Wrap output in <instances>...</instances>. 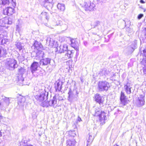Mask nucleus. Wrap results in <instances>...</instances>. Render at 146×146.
Segmentation results:
<instances>
[{
	"instance_id": "19",
	"label": "nucleus",
	"mask_w": 146,
	"mask_h": 146,
	"mask_svg": "<svg viewBox=\"0 0 146 146\" xmlns=\"http://www.w3.org/2000/svg\"><path fill=\"white\" fill-rule=\"evenodd\" d=\"M9 21V19H7L3 18L1 19L0 20V24L1 25L2 27H3L5 26V25L7 24Z\"/></svg>"
},
{
	"instance_id": "24",
	"label": "nucleus",
	"mask_w": 146,
	"mask_h": 146,
	"mask_svg": "<svg viewBox=\"0 0 146 146\" xmlns=\"http://www.w3.org/2000/svg\"><path fill=\"white\" fill-rule=\"evenodd\" d=\"M2 100L6 104V105L8 106L9 104L10 103V99H11V98H7L5 96H3Z\"/></svg>"
},
{
	"instance_id": "3",
	"label": "nucleus",
	"mask_w": 146,
	"mask_h": 146,
	"mask_svg": "<svg viewBox=\"0 0 146 146\" xmlns=\"http://www.w3.org/2000/svg\"><path fill=\"white\" fill-rule=\"evenodd\" d=\"M110 87L109 83L105 81H99L98 83V88L99 91H107Z\"/></svg>"
},
{
	"instance_id": "46",
	"label": "nucleus",
	"mask_w": 146,
	"mask_h": 146,
	"mask_svg": "<svg viewBox=\"0 0 146 146\" xmlns=\"http://www.w3.org/2000/svg\"><path fill=\"white\" fill-rule=\"evenodd\" d=\"M25 146H33L32 145H26Z\"/></svg>"
},
{
	"instance_id": "8",
	"label": "nucleus",
	"mask_w": 146,
	"mask_h": 146,
	"mask_svg": "<svg viewBox=\"0 0 146 146\" xmlns=\"http://www.w3.org/2000/svg\"><path fill=\"white\" fill-rule=\"evenodd\" d=\"M145 95L144 94L140 95L138 98L137 101V106L140 107L145 104Z\"/></svg>"
},
{
	"instance_id": "1",
	"label": "nucleus",
	"mask_w": 146,
	"mask_h": 146,
	"mask_svg": "<svg viewBox=\"0 0 146 146\" xmlns=\"http://www.w3.org/2000/svg\"><path fill=\"white\" fill-rule=\"evenodd\" d=\"M68 47L66 44H61L59 46L57 47L58 51L60 53L66 52L65 55V59L67 60L73 56V50H67Z\"/></svg>"
},
{
	"instance_id": "12",
	"label": "nucleus",
	"mask_w": 146,
	"mask_h": 146,
	"mask_svg": "<svg viewBox=\"0 0 146 146\" xmlns=\"http://www.w3.org/2000/svg\"><path fill=\"white\" fill-rule=\"evenodd\" d=\"M50 59L48 58H43L40 61V65L42 66L47 65L50 64Z\"/></svg>"
},
{
	"instance_id": "15",
	"label": "nucleus",
	"mask_w": 146,
	"mask_h": 146,
	"mask_svg": "<svg viewBox=\"0 0 146 146\" xmlns=\"http://www.w3.org/2000/svg\"><path fill=\"white\" fill-rule=\"evenodd\" d=\"M7 54V49L0 46V57H4Z\"/></svg>"
},
{
	"instance_id": "43",
	"label": "nucleus",
	"mask_w": 146,
	"mask_h": 146,
	"mask_svg": "<svg viewBox=\"0 0 146 146\" xmlns=\"http://www.w3.org/2000/svg\"><path fill=\"white\" fill-rule=\"evenodd\" d=\"M3 30V28L2 27L1 25L0 24V32Z\"/></svg>"
},
{
	"instance_id": "49",
	"label": "nucleus",
	"mask_w": 146,
	"mask_h": 146,
	"mask_svg": "<svg viewBox=\"0 0 146 146\" xmlns=\"http://www.w3.org/2000/svg\"><path fill=\"white\" fill-rule=\"evenodd\" d=\"M145 35H146V28L145 29Z\"/></svg>"
},
{
	"instance_id": "50",
	"label": "nucleus",
	"mask_w": 146,
	"mask_h": 146,
	"mask_svg": "<svg viewBox=\"0 0 146 146\" xmlns=\"http://www.w3.org/2000/svg\"><path fill=\"white\" fill-rule=\"evenodd\" d=\"M1 118V116L0 114V119Z\"/></svg>"
},
{
	"instance_id": "10",
	"label": "nucleus",
	"mask_w": 146,
	"mask_h": 146,
	"mask_svg": "<svg viewBox=\"0 0 146 146\" xmlns=\"http://www.w3.org/2000/svg\"><path fill=\"white\" fill-rule=\"evenodd\" d=\"M120 100L121 103L123 105L125 106L128 103V101L125 96L124 94L122 92H121Z\"/></svg>"
},
{
	"instance_id": "2",
	"label": "nucleus",
	"mask_w": 146,
	"mask_h": 146,
	"mask_svg": "<svg viewBox=\"0 0 146 146\" xmlns=\"http://www.w3.org/2000/svg\"><path fill=\"white\" fill-rule=\"evenodd\" d=\"M95 113L93 114L95 116H98L99 117L100 124L103 125L105 123V121L107 119L106 113L103 111H100V110L95 109Z\"/></svg>"
},
{
	"instance_id": "11",
	"label": "nucleus",
	"mask_w": 146,
	"mask_h": 146,
	"mask_svg": "<svg viewBox=\"0 0 146 146\" xmlns=\"http://www.w3.org/2000/svg\"><path fill=\"white\" fill-rule=\"evenodd\" d=\"M132 88V85L130 82H127L124 86V88L126 92L128 94L131 93V88Z\"/></svg>"
},
{
	"instance_id": "48",
	"label": "nucleus",
	"mask_w": 146,
	"mask_h": 146,
	"mask_svg": "<svg viewBox=\"0 0 146 146\" xmlns=\"http://www.w3.org/2000/svg\"><path fill=\"white\" fill-rule=\"evenodd\" d=\"M145 35H146V28L145 29Z\"/></svg>"
},
{
	"instance_id": "30",
	"label": "nucleus",
	"mask_w": 146,
	"mask_h": 146,
	"mask_svg": "<svg viewBox=\"0 0 146 146\" xmlns=\"http://www.w3.org/2000/svg\"><path fill=\"white\" fill-rule=\"evenodd\" d=\"M7 9H8V15L10 16L12 15L13 13V9L11 7H8Z\"/></svg>"
},
{
	"instance_id": "4",
	"label": "nucleus",
	"mask_w": 146,
	"mask_h": 146,
	"mask_svg": "<svg viewBox=\"0 0 146 146\" xmlns=\"http://www.w3.org/2000/svg\"><path fill=\"white\" fill-rule=\"evenodd\" d=\"M82 7L86 11H91L94 10L95 5L90 0H85L84 3L81 4Z\"/></svg>"
},
{
	"instance_id": "33",
	"label": "nucleus",
	"mask_w": 146,
	"mask_h": 146,
	"mask_svg": "<svg viewBox=\"0 0 146 146\" xmlns=\"http://www.w3.org/2000/svg\"><path fill=\"white\" fill-rule=\"evenodd\" d=\"M8 41V39L3 38L1 40V43L2 44H7Z\"/></svg>"
},
{
	"instance_id": "39",
	"label": "nucleus",
	"mask_w": 146,
	"mask_h": 146,
	"mask_svg": "<svg viewBox=\"0 0 146 146\" xmlns=\"http://www.w3.org/2000/svg\"><path fill=\"white\" fill-rule=\"evenodd\" d=\"M3 34L0 35V43H1V40L3 38Z\"/></svg>"
},
{
	"instance_id": "28",
	"label": "nucleus",
	"mask_w": 146,
	"mask_h": 146,
	"mask_svg": "<svg viewBox=\"0 0 146 146\" xmlns=\"http://www.w3.org/2000/svg\"><path fill=\"white\" fill-rule=\"evenodd\" d=\"M3 5H7L9 3V0H0V3Z\"/></svg>"
},
{
	"instance_id": "20",
	"label": "nucleus",
	"mask_w": 146,
	"mask_h": 146,
	"mask_svg": "<svg viewBox=\"0 0 146 146\" xmlns=\"http://www.w3.org/2000/svg\"><path fill=\"white\" fill-rule=\"evenodd\" d=\"M75 140L74 139L67 140L66 142L67 145L70 146H75Z\"/></svg>"
},
{
	"instance_id": "5",
	"label": "nucleus",
	"mask_w": 146,
	"mask_h": 146,
	"mask_svg": "<svg viewBox=\"0 0 146 146\" xmlns=\"http://www.w3.org/2000/svg\"><path fill=\"white\" fill-rule=\"evenodd\" d=\"M78 94L77 91H76L75 93L74 91H72L71 89H70L68 93V100L70 102L77 101L78 98Z\"/></svg>"
},
{
	"instance_id": "21",
	"label": "nucleus",
	"mask_w": 146,
	"mask_h": 146,
	"mask_svg": "<svg viewBox=\"0 0 146 146\" xmlns=\"http://www.w3.org/2000/svg\"><path fill=\"white\" fill-rule=\"evenodd\" d=\"M109 72L106 68H104L103 69L100 70L99 74L101 75H103L108 74Z\"/></svg>"
},
{
	"instance_id": "38",
	"label": "nucleus",
	"mask_w": 146,
	"mask_h": 146,
	"mask_svg": "<svg viewBox=\"0 0 146 146\" xmlns=\"http://www.w3.org/2000/svg\"><path fill=\"white\" fill-rule=\"evenodd\" d=\"M142 54L145 57H146V48L144 49L143 50V53H142Z\"/></svg>"
},
{
	"instance_id": "26",
	"label": "nucleus",
	"mask_w": 146,
	"mask_h": 146,
	"mask_svg": "<svg viewBox=\"0 0 146 146\" xmlns=\"http://www.w3.org/2000/svg\"><path fill=\"white\" fill-rule=\"evenodd\" d=\"M34 46L35 48L37 50H39L40 48L42 47V45L40 43L37 41H35L34 43Z\"/></svg>"
},
{
	"instance_id": "35",
	"label": "nucleus",
	"mask_w": 146,
	"mask_h": 146,
	"mask_svg": "<svg viewBox=\"0 0 146 146\" xmlns=\"http://www.w3.org/2000/svg\"><path fill=\"white\" fill-rule=\"evenodd\" d=\"M8 9L7 8L5 9L3 11V14L5 15H8Z\"/></svg>"
},
{
	"instance_id": "9",
	"label": "nucleus",
	"mask_w": 146,
	"mask_h": 146,
	"mask_svg": "<svg viewBox=\"0 0 146 146\" xmlns=\"http://www.w3.org/2000/svg\"><path fill=\"white\" fill-rule=\"evenodd\" d=\"M95 101L100 105L103 104L104 101V98L99 94H96L95 97Z\"/></svg>"
},
{
	"instance_id": "47",
	"label": "nucleus",
	"mask_w": 146,
	"mask_h": 146,
	"mask_svg": "<svg viewBox=\"0 0 146 146\" xmlns=\"http://www.w3.org/2000/svg\"><path fill=\"white\" fill-rule=\"evenodd\" d=\"M2 135V132L0 131V137H1Z\"/></svg>"
},
{
	"instance_id": "13",
	"label": "nucleus",
	"mask_w": 146,
	"mask_h": 146,
	"mask_svg": "<svg viewBox=\"0 0 146 146\" xmlns=\"http://www.w3.org/2000/svg\"><path fill=\"white\" fill-rule=\"evenodd\" d=\"M38 64V62H34L32 64L31 67V72L33 74L37 70Z\"/></svg>"
},
{
	"instance_id": "32",
	"label": "nucleus",
	"mask_w": 146,
	"mask_h": 146,
	"mask_svg": "<svg viewBox=\"0 0 146 146\" xmlns=\"http://www.w3.org/2000/svg\"><path fill=\"white\" fill-rule=\"evenodd\" d=\"M17 48L19 50H20L22 49V46L21 45V42H18L16 44Z\"/></svg>"
},
{
	"instance_id": "36",
	"label": "nucleus",
	"mask_w": 146,
	"mask_h": 146,
	"mask_svg": "<svg viewBox=\"0 0 146 146\" xmlns=\"http://www.w3.org/2000/svg\"><path fill=\"white\" fill-rule=\"evenodd\" d=\"M51 38L50 37H47L46 40V42L48 43L49 44H50L51 42Z\"/></svg>"
},
{
	"instance_id": "41",
	"label": "nucleus",
	"mask_w": 146,
	"mask_h": 146,
	"mask_svg": "<svg viewBox=\"0 0 146 146\" xmlns=\"http://www.w3.org/2000/svg\"><path fill=\"white\" fill-rule=\"evenodd\" d=\"M74 48V49L76 50H79V48L77 46H75Z\"/></svg>"
},
{
	"instance_id": "14",
	"label": "nucleus",
	"mask_w": 146,
	"mask_h": 146,
	"mask_svg": "<svg viewBox=\"0 0 146 146\" xmlns=\"http://www.w3.org/2000/svg\"><path fill=\"white\" fill-rule=\"evenodd\" d=\"M62 82L61 81L56 82L55 84V88L56 92L60 91L62 88Z\"/></svg>"
},
{
	"instance_id": "27",
	"label": "nucleus",
	"mask_w": 146,
	"mask_h": 146,
	"mask_svg": "<svg viewBox=\"0 0 146 146\" xmlns=\"http://www.w3.org/2000/svg\"><path fill=\"white\" fill-rule=\"evenodd\" d=\"M18 72L19 74L18 75H22L26 72V70L23 67H21L18 69Z\"/></svg>"
},
{
	"instance_id": "6",
	"label": "nucleus",
	"mask_w": 146,
	"mask_h": 146,
	"mask_svg": "<svg viewBox=\"0 0 146 146\" xmlns=\"http://www.w3.org/2000/svg\"><path fill=\"white\" fill-rule=\"evenodd\" d=\"M48 92L44 91H40L37 95L35 96V98L37 101L42 102L44 100H47L48 97Z\"/></svg>"
},
{
	"instance_id": "51",
	"label": "nucleus",
	"mask_w": 146,
	"mask_h": 146,
	"mask_svg": "<svg viewBox=\"0 0 146 146\" xmlns=\"http://www.w3.org/2000/svg\"><path fill=\"white\" fill-rule=\"evenodd\" d=\"M114 146H118V145H114Z\"/></svg>"
},
{
	"instance_id": "18",
	"label": "nucleus",
	"mask_w": 146,
	"mask_h": 146,
	"mask_svg": "<svg viewBox=\"0 0 146 146\" xmlns=\"http://www.w3.org/2000/svg\"><path fill=\"white\" fill-rule=\"evenodd\" d=\"M25 101V98L23 97L19 98L18 100V104L20 106H23Z\"/></svg>"
},
{
	"instance_id": "37",
	"label": "nucleus",
	"mask_w": 146,
	"mask_h": 146,
	"mask_svg": "<svg viewBox=\"0 0 146 146\" xmlns=\"http://www.w3.org/2000/svg\"><path fill=\"white\" fill-rule=\"evenodd\" d=\"M143 14H139L137 17V18L139 19H140L143 17Z\"/></svg>"
},
{
	"instance_id": "23",
	"label": "nucleus",
	"mask_w": 146,
	"mask_h": 146,
	"mask_svg": "<svg viewBox=\"0 0 146 146\" xmlns=\"http://www.w3.org/2000/svg\"><path fill=\"white\" fill-rule=\"evenodd\" d=\"M24 78L23 76L21 75H18L17 76V81L18 82L22 84L24 81Z\"/></svg>"
},
{
	"instance_id": "40",
	"label": "nucleus",
	"mask_w": 146,
	"mask_h": 146,
	"mask_svg": "<svg viewBox=\"0 0 146 146\" xmlns=\"http://www.w3.org/2000/svg\"><path fill=\"white\" fill-rule=\"evenodd\" d=\"M143 72L144 74L146 75V66L143 68Z\"/></svg>"
},
{
	"instance_id": "7",
	"label": "nucleus",
	"mask_w": 146,
	"mask_h": 146,
	"mask_svg": "<svg viewBox=\"0 0 146 146\" xmlns=\"http://www.w3.org/2000/svg\"><path fill=\"white\" fill-rule=\"evenodd\" d=\"M7 65L9 69H14L18 66L17 61L13 59H10L7 60Z\"/></svg>"
},
{
	"instance_id": "34",
	"label": "nucleus",
	"mask_w": 146,
	"mask_h": 146,
	"mask_svg": "<svg viewBox=\"0 0 146 146\" xmlns=\"http://www.w3.org/2000/svg\"><path fill=\"white\" fill-rule=\"evenodd\" d=\"M70 41L71 42V46L72 47L74 48L76 46L75 41L74 39H72Z\"/></svg>"
},
{
	"instance_id": "42",
	"label": "nucleus",
	"mask_w": 146,
	"mask_h": 146,
	"mask_svg": "<svg viewBox=\"0 0 146 146\" xmlns=\"http://www.w3.org/2000/svg\"><path fill=\"white\" fill-rule=\"evenodd\" d=\"M7 19H9V21L7 23V24H11L12 23V22L11 21H10L9 19H10L9 18Z\"/></svg>"
},
{
	"instance_id": "22",
	"label": "nucleus",
	"mask_w": 146,
	"mask_h": 146,
	"mask_svg": "<svg viewBox=\"0 0 146 146\" xmlns=\"http://www.w3.org/2000/svg\"><path fill=\"white\" fill-rule=\"evenodd\" d=\"M88 138L87 140V142H88V143L87 144L86 146H88L89 145L90 146V144H91L92 142L93 139H94V137H92L90 133H89L88 134Z\"/></svg>"
},
{
	"instance_id": "44",
	"label": "nucleus",
	"mask_w": 146,
	"mask_h": 146,
	"mask_svg": "<svg viewBox=\"0 0 146 146\" xmlns=\"http://www.w3.org/2000/svg\"><path fill=\"white\" fill-rule=\"evenodd\" d=\"M140 2L141 3H145L143 0H140Z\"/></svg>"
},
{
	"instance_id": "45",
	"label": "nucleus",
	"mask_w": 146,
	"mask_h": 146,
	"mask_svg": "<svg viewBox=\"0 0 146 146\" xmlns=\"http://www.w3.org/2000/svg\"><path fill=\"white\" fill-rule=\"evenodd\" d=\"M78 120L79 122L80 121L82 120L81 118L78 117Z\"/></svg>"
},
{
	"instance_id": "31",
	"label": "nucleus",
	"mask_w": 146,
	"mask_h": 146,
	"mask_svg": "<svg viewBox=\"0 0 146 146\" xmlns=\"http://www.w3.org/2000/svg\"><path fill=\"white\" fill-rule=\"evenodd\" d=\"M43 107H47L49 106L48 101H46V100L44 102H42L41 105Z\"/></svg>"
},
{
	"instance_id": "25",
	"label": "nucleus",
	"mask_w": 146,
	"mask_h": 146,
	"mask_svg": "<svg viewBox=\"0 0 146 146\" xmlns=\"http://www.w3.org/2000/svg\"><path fill=\"white\" fill-rule=\"evenodd\" d=\"M57 7L58 9L61 11H63L65 9V5L63 4L58 3L57 5Z\"/></svg>"
},
{
	"instance_id": "16",
	"label": "nucleus",
	"mask_w": 146,
	"mask_h": 146,
	"mask_svg": "<svg viewBox=\"0 0 146 146\" xmlns=\"http://www.w3.org/2000/svg\"><path fill=\"white\" fill-rule=\"evenodd\" d=\"M44 53L43 51L38 50L36 53V57L39 58H43L44 57Z\"/></svg>"
},
{
	"instance_id": "29",
	"label": "nucleus",
	"mask_w": 146,
	"mask_h": 146,
	"mask_svg": "<svg viewBox=\"0 0 146 146\" xmlns=\"http://www.w3.org/2000/svg\"><path fill=\"white\" fill-rule=\"evenodd\" d=\"M41 16L45 18L47 20H48L49 19L48 16V14L47 13L45 12L42 13L41 14Z\"/></svg>"
},
{
	"instance_id": "17",
	"label": "nucleus",
	"mask_w": 146,
	"mask_h": 146,
	"mask_svg": "<svg viewBox=\"0 0 146 146\" xmlns=\"http://www.w3.org/2000/svg\"><path fill=\"white\" fill-rule=\"evenodd\" d=\"M56 102L57 99L56 97L54 96L52 99L48 101L49 106L54 107V105L56 104Z\"/></svg>"
}]
</instances>
